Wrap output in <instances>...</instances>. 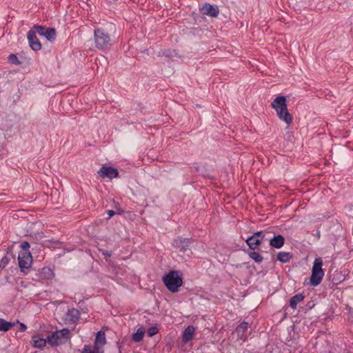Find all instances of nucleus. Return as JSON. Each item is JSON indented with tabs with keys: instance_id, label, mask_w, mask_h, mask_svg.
Listing matches in <instances>:
<instances>
[{
	"instance_id": "obj_1",
	"label": "nucleus",
	"mask_w": 353,
	"mask_h": 353,
	"mask_svg": "<svg viewBox=\"0 0 353 353\" xmlns=\"http://www.w3.org/2000/svg\"><path fill=\"white\" fill-rule=\"evenodd\" d=\"M272 108L275 110L279 118L286 124L290 125L292 122V117L289 113L287 108L286 99L285 97H277L271 104Z\"/></svg>"
},
{
	"instance_id": "obj_2",
	"label": "nucleus",
	"mask_w": 353,
	"mask_h": 353,
	"mask_svg": "<svg viewBox=\"0 0 353 353\" xmlns=\"http://www.w3.org/2000/svg\"><path fill=\"white\" fill-rule=\"evenodd\" d=\"M21 250L19 252L18 261L21 271L27 273L32 263V256L29 250L30 244L24 241L21 244Z\"/></svg>"
},
{
	"instance_id": "obj_3",
	"label": "nucleus",
	"mask_w": 353,
	"mask_h": 353,
	"mask_svg": "<svg viewBox=\"0 0 353 353\" xmlns=\"http://www.w3.org/2000/svg\"><path fill=\"white\" fill-rule=\"evenodd\" d=\"M163 281L167 288L172 292H178L179 288L183 284V280L176 271H170L163 276Z\"/></svg>"
},
{
	"instance_id": "obj_4",
	"label": "nucleus",
	"mask_w": 353,
	"mask_h": 353,
	"mask_svg": "<svg viewBox=\"0 0 353 353\" xmlns=\"http://www.w3.org/2000/svg\"><path fill=\"white\" fill-rule=\"evenodd\" d=\"M70 331L67 328L54 332L47 337L48 343L52 346L65 343L70 339Z\"/></svg>"
},
{
	"instance_id": "obj_5",
	"label": "nucleus",
	"mask_w": 353,
	"mask_h": 353,
	"mask_svg": "<svg viewBox=\"0 0 353 353\" xmlns=\"http://www.w3.org/2000/svg\"><path fill=\"white\" fill-rule=\"evenodd\" d=\"M323 261L321 258H316L314 261L312 269V275L310 282L312 285L316 286L322 281L324 276V272L322 269Z\"/></svg>"
},
{
	"instance_id": "obj_6",
	"label": "nucleus",
	"mask_w": 353,
	"mask_h": 353,
	"mask_svg": "<svg viewBox=\"0 0 353 353\" xmlns=\"http://www.w3.org/2000/svg\"><path fill=\"white\" fill-rule=\"evenodd\" d=\"M110 41V35L103 30L96 28L94 30V42L98 49H104Z\"/></svg>"
},
{
	"instance_id": "obj_7",
	"label": "nucleus",
	"mask_w": 353,
	"mask_h": 353,
	"mask_svg": "<svg viewBox=\"0 0 353 353\" xmlns=\"http://www.w3.org/2000/svg\"><path fill=\"white\" fill-rule=\"evenodd\" d=\"M34 29L39 35L46 37L48 41H54L56 38V30L54 28L34 26Z\"/></svg>"
},
{
	"instance_id": "obj_8",
	"label": "nucleus",
	"mask_w": 353,
	"mask_h": 353,
	"mask_svg": "<svg viewBox=\"0 0 353 353\" xmlns=\"http://www.w3.org/2000/svg\"><path fill=\"white\" fill-rule=\"evenodd\" d=\"M263 239V235L262 232H257L254 233L252 236L246 240V243L252 250H255L259 245L262 240Z\"/></svg>"
},
{
	"instance_id": "obj_9",
	"label": "nucleus",
	"mask_w": 353,
	"mask_h": 353,
	"mask_svg": "<svg viewBox=\"0 0 353 353\" xmlns=\"http://www.w3.org/2000/svg\"><path fill=\"white\" fill-rule=\"evenodd\" d=\"M36 32L34 28L30 30L28 33V39L31 48L37 51L41 48V44L36 36Z\"/></svg>"
},
{
	"instance_id": "obj_10",
	"label": "nucleus",
	"mask_w": 353,
	"mask_h": 353,
	"mask_svg": "<svg viewBox=\"0 0 353 353\" xmlns=\"http://www.w3.org/2000/svg\"><path fill=\"white\" fill-rule=\"evenodd\" d=\"M99 174L103 177L109 179L116 178L118 176V171L112 167L103 166L98 172Z\"/></svg>"
},
{
	"instance_id": "obj_11",
	"label": "nucleus",
	"mask_w": 353,
	"mask_h": 353,
	"mask_svg": "<svg viewBox=\"0 0 353 353\" xmlns=\"http://www.w3.org/2000/svg\"><path fill=\"white\" fill-rule=\"evenodd\" d=\"M248 328V323L243 321L241 323L235 330V333L237 334V339L241 341H245L247 335L245 332Z\"/></svg>"
},
{
	"instance_id": "obj_12",
	"label": "nucleus",
	"mask_w": 353,
	"mask_h": 353,
	"mask_svg": "<svg viewBox=\"0 0 353 353\" xmlns=\"http://www.w3.org/2000/svg\"><path fill=\"white\" fill-rule=\"evenodd\" d=\"M106 343L105 333L102 331L98 332L94 340V347L96 350H103L102 348Z\"/></svg>"
},
{
	"instance_id": "obj_13",
	"label": "nucleus",
	"mask_w": 353,
	"mask_h": 353,
	"mask_svg": "<svg viewBox=\"0 0 353 353\" xmlns=\"http://www.w3.org/2000/svg\"><path fill=\"white\" fill-rule=\"evenodd\" d=\"M47 339L40 337L39 335L32 336L31 344L35 348H43L46 345Z\"/></svg>"
},
{
	"instance_id": "obj_14",
	"label": "nucleus",
	"mask_w": 353,
	"mask_h": 353,
	"mask_svg": "<svg viewBox=\"0 0 353 353\" xmlns=\"http://www.w3.org/2000/svg\"><path fill=\"white\" fill-rule=\"evenodd\" d=\"M201 11L203 14L210 17H216L219 14L218 8L210 4L204 5L201 8Z\"/></svg>"
},
{
	"instance_id": "obj_15",
	"label": "nucleus",
	"mask_w": 353,
	"mask_h": 353,
	"mask_svg": "<svg viewBox=\"0 0 353 353\" xmlns=\"http://www.w3.org/2000/svg\"><path fill=\"white\" fill-rule=\"evenodd\" d=\"M195 332V328L193 326L187 327L182 336V340L184 343H188L192 340Z\"/></svg>"
},
{
	"instance_id": "obj_16",
	"label": "nucleus",
	"mask_w": 353,
	"mask_h": 353,
	"mask_svg": "<svg viewBox=\"0 0 353 353\" xmlns=\"http://www.w3.org/2000/svg\"><path fill=\"white\" fill-rule=\"evenodd\" d=\"M284 244V238L281 235L274 236L270 241V245L276 248H281Z\"/></svg>"
},
{
	"instance_id": "obj_17",
	"label": "nucleus",
	"mask_w": 353,
	"mask_h": 353,
	"mask_svg": "<svg viewBox=\"0 0 353 353\" xmlns=\"http://www.w3.org/2000/svg\"><path fill=\"white\" fill-rule=\"evenodd\" d=\"M176 246L180 248L181 251L185 252L189 249L190 241L189 239L177 240L175 241Z\"/></svg>"
},
{
	"instance_id": "obj_18",
	"label": "nucleus",
	"mask_w": 353,
	"mask_h": 353,
	"mask_svg": "<svg viewBox=\"0 0 353 353\" xmlns=\"http://www.w3.org/2000/svg\"><path fill=\"white\" fill-rule=\"evenodd\" d=\"M304 299V296L302 294H298L292 296L290 299V306L295 309L299 303L301 302Z\"/></svg>"
},
{
	"instance_id": "obj_19",
	"label": "nucleus",
	"mask_w": 353,
	"mask_h": 353,
	"mask_svg": "<svg viewBox=\"0 0 353 353\" xmlns=\"http://www.w3.org/2000/svg\"><path fill=\"white\" fill-rule=\"evenodd\" d=\"M14 325L15 323L8 322L3 319H0V331L7 332Z\"/></svg>"
},
{
	"instance_id": "obj_20",
	"label": "nucleus",
	"mask_w": 353,
	"mask_h": 353,
	"mask_svg": "<svg viewBox=\"0 0 353 353\" xmlns=\"http://www.w3.org/2000/svg\"><path fill=\"white\" fill-rule=\"evenodd\" d=\"M145 330L142 327H139L137 332L132 335V340L135 342L141 341L144 336Z\"/></svg>"
},
{
	"instance_id": "obj_21",
	"label": "nucleus",
	"mask_w": 353,
	"mask_h": 353,
	"mask_svg": "<svg viewBox=\"0 0 353 353\" xmlns=\"http://www.w3.org/2000/svg\"><path fill=\"white\" fill-rule=\"evenodd\" d=\"M292 256L289 252H281L277 254V259L282 263H287L290 261Z\"/></svg>"
},
{
	"instance_id": "obj_22",
	"label": "nucleus",
	"mask_w": 353,
	"mask_h": 353,
	"mask_svg": "<svg viewBox=\"0 0 353 353\" xmlns=\"http://www.w3.org/2000/svg\"><path fill=\"white\" fill-rule=\"evenodd\" d=\"M78 314H79L78 311L74 308L69 309L68 311V315L71 316V317L70 318V320L72 321H74L78 319Z\"/></svg>"
},
{
	"instance_id": "obj_23",
	"label": "nucleus",
	"mask_w": 353,
	"mask_h": 353,
	"mask_svg": "<svg viewBox=\"0 0 353 353\" xmlns=\"http://www.w3.org/2000/svg\"><path fill=\"white\" fill-rule=\"evenodd\" d=\"M82 353H103V350H98L95 348L92 350L90 345H85L83 349Z\"/></svg>"
},
{
	"instance_id": "obj_24",
	"label": "nucleus",
	"mask_w": 353,
	"mask_h": 353,
	"mask_svg": "<svg viewBox=\"0 0 353 353\" xmlns=\"http://www.w3.org/2000/svg\"><path fill=\"white\" fill-rule=\"evenodd\" d=\"M249 256L256 262H261L263 260V256L256 252H251L249 254Z\"/></svg>"
},
{
	"instance_id": "obj_25",
	"label": "nucleus",
	"mask_w": 353,
	"mask_h": 353,
	"mask_svg": "<svg viewBox=\"0 0 353 353\" xmlns=\"http://www.w3.org/2000/svg\"><path fill=\"white\" fill-rule=\"evenodd\" d=\"M10 259L7 256H3L0 261V270L6 267L9 263Z\"/></svg>"
},
{
	"instance_id": "obj_26",
	"label": "nucleus",
	"mask_w": 353,
	"mask_h": 353,
	"mask_svg": "<svg viewBox=\"0 0 353 353\" xmlns=\"http://www.w3.org/2000/svg\"><path fill=\"white\" fill-rule=\"evenodd\" d=\"M157 332V330L156 327H150L148 331V334L149 336H154Z\"/></svg>"
},
{
	"instance_id": "obj_27",
	"label": "nucleus",
	"mask_w": 353,
	"mask_h": 353,
	"mask_svg": "<svg viewBox=\"0 0 353 353\" xmlns=\"http://www.w3.org/2000/svg\"><path fill=\"white\" fill-rule=\"evenodd\" d=\"M16 323L19 324V331L24 332L26 330L27 327L24 323H20L19 321H17Z\"/></svg>"
},
{
	"instance_id": "obj_28",
	"label": "nucleus",
	"mask_w": 353,
	"mask_h": 353,
	"mask_svg": "<svg viewBox=\"0 0 353 353\" xmlns=\"http://www.w3.org/2000/svg\"><path fill=\"white\" fill-rule=\"evenodd\" d=\"M107 213L109 215V217H112V216H114L115 214V212L113 210H108Z\"/></svg>"
},
{
	"instance_id": "obj_29",
	"label": "nucleus",
	"mask_w": 353,
	"mask_h": 353,
	"mask_svg": "<svg viewBox=\"0 0 353 353\" xmlns=\"http://www.w3.org/2000/svg\"><path fill=\"white\" fill-rule=\"evenodd\" d=\"M17 57L14 54H11L10 56V61L13 62L14 60H17Z\"/></svg>"
},
{
	"instance_id": "obj_30",
	"label": "nucleus",
	"mask_w": 353,
	"mask_h": 353,
	"mask_svg": "<svg viewBox=\"0 0 353 353\" xmlns=\"http://www.w3.org/2000/svg\"><path fill=\"white\" fill-rule=\"evenodd\" d=\"M43 272H48V273H50V274H52L51 270H50V269H48V268H43Z\"/></svg>"
}]
</instances>
